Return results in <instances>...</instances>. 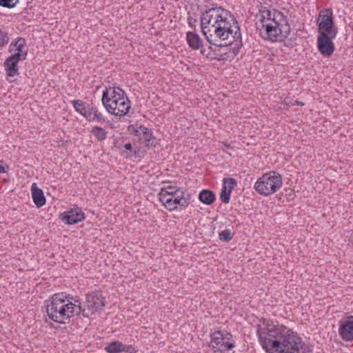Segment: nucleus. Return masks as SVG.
Wrapping results in <instances>:
<instances>
[{"label": "nucleus", "mask_w": 353, "mask_h": 353, "mask_svg": "<svg viewBox=\"0 0 353 353\" xmlns=\"http://www.w3.org/2000/svg\"><path fill=\"white\" fill-rule=\"evenodd\" d=\"M201 29L205 39L210 44L208 48L201 49V54L210 60L223 56L216 48H223L235 43L225 54L233 58L242 47L241 28L234 16L222 7H212L201 12Z\"/></svg>", "instance_id": "obj_1"}, {"label": "nucleus", "mask_w": 353, "mask_h": 353, "mask_svg": "<svg viewBox=\"0 0 353 353\" xmlns=\"http://www.w3.org/2000/svg\"><path fill=\"white\" fill-rule=\"evenodd\" d=\"M259 341L267 353H312L299 334L283 325L267 323L266 327L258 325Z\"/></svg>", "instance_id": "obj_2"}, {"label": "nucleus", "mask_w": 353, "mask_h": 353, "mask_svg": "<svg viewBox=\"0 0 353 353\" xmlns=\"http://www.w3.org/2000/svg\"><path fill=\"white\" fill-rule=\"evenodd\" d=\"M46 307L48 318L59 324L66 323L74 316L81 314L84 317L88 316L81 301L65 292L53 294Z\"/></svg>", "instance_id": "obj_3"}, {"label": "nucleus", "mask_w": 353, "mask_h": 353, "mask_svg": "<svg viewBox=\"0 0 353 353\" xmlns=\"http://www.w3.org/2000/svg\"><path fill=\"white\" fill-rule=\"evenodd\" d=\"M102 103L106 110L115 116H125L131 108L130 101L119 87H110L103 92Z\"/></svg>", "instance_id": "obj_4"}, {"label": "nucleus", "mask_w": 353, "mask_h": 353, "mask_svg": "<svg viewBox=\"0 0 353 353\" xmlns=\"http://www.w3.org/2000/svg\"><path fill=\"white\" fill-rule=\"evenodd\" d=\"M276 21L263 23L261 35L266 40L272 42H281L287 39L290 33V26L285 15L276 14Z\"/></svg>", "instance_id": "obj_5"}, {"label": "nucleus", "mask_w": 353, "mask_h": 353, "mask_svg": "<svg viewBox=\"0 0 353 353\" xmlns=\"http://www.w3.org/2000/svg\"><path fill=\"white\" fill-rule=\"evenodd\" d=\"M282 183L281 175L275 171H270L258 179L254 188L259 194L270 196L276 192Z\"/></svg>", "instance_id": "obj_6"}, {"label": "nucleus", "mask_w": 353, "mask_h": 353, "mask_svg": "<svg viewBox=\"0 0 353 353\" xmlns=\"http://www.w3.org/2000/svg\"><path fill=\"white\" fill-rule=\"evenodd\" d=\"M210 347L214 352L225 353L234 347V342H230L232 336L227 331H216L210 335Z\"/></svg>", "instance_id": "obj_7"}, {"label": "nucleus", "mask_w": 353, "mask_h": 353, "mask_svg": "<svg viewBox=\"0 0 353 353\" xmlns=\"http://www.w3.org/2000/svg\"><path fill=\"white\" fill-rule=\"evenodd\" d=\"M316 26L318 33H338V28L334 23L331 9L325 8L319 12Z\"/></svg>", "instance_id": "obj_8"}, {"label": "nucleus", "mask_w": 353, "mask_h": 353, "mask_svg": "<svg viewBox=\"0 0 353 353\" xmlns=\"http://www.w3.org/2000/svg\"><path fill=\"white\" fill-rule=\"evenodd\" d=\"M75 110L83 115L89 121H105L104 117L98 111L97 108L91 106L89 103H85L81 100L72 101Z\"/></svg>", "instance_id": "obj_9"}, {"label": "nucleus", "mask_w": 353, "mask_h": 353, "mask_svg": "<svg viewBox=\"0 0 353 353\" xmlns=\"http://www.w3.org/2000/svg\"><path fill=\"white\" fill-rule=\"evenodd\" d=\"M337 34L319 33L316 46L319 53L324 57H330L334 52L335 46L333 39Z\"/></svg>", "instance_id": "obj_10"}, {"label": "nucleus", "mask_w": 353, "mask_h": 353, "mask_svg": "<svg viewBox=\"0 0 353 353\" xmlns=\"http://www.w3.org/2000/svg\"><path fill=\"white\" fill-rule=\"evenodd\" d=\"M85 305L91 314H94L103 310L105 306V298L99 292H90L86 295Z\"/></svg>", "instance_id": "obj_11"}, {"label": "nucleus", "mask_w": 353, "mask_h": 353, "mask_svg": "<svg viewBox=\"0 0 353 353\" xmlns=\"http://www.w3.org/2000/svg\"><path fill=\"white\" fill-rule=\"evenodd\" d=\"M61 219L67 225H73L84 220L85 214L80 208H76L61 214Z\"/></svg>", "instance_id": "obj_12"}, {"label": "nucleus", "mask_w": 353, "mask_h": 353, "mask_svg": "<svg viewBox=\"0 0 353 353\" xmlns=\"http://www.w3.org/2000/svg\"><path fill=\"white\" fill-rule=\"evenodd\" d=\"M339 334L345 341H353V322L343 319L339 322Z\"/></svg>", "instance_id": "obj_13"}, {"label": "nucleus", "mask_w": 353, "mask_h": 353, "mask_svg": "<svg viewBox=\"0 0 353 353\" xmlns=\"http://www.w3.org/2000/svg\"><path fill=\"white\" fill-rule=\"evenodd\" d=\"M32 198L35 205L39 208L46 204V196L43 190L38 188L35 183L31 186Z\"/></svg>", "instance_id": "obj_14"}, {"label": "nucleus", "mask_w": 353, "mask_h": 353, "mask_svg": "<svg viewBox=\"0 0 353 353\" xmlns=\"http://www.w3.org/2000/svg\"><path fill=\"white\" fill-rule=\"evenodd\" d=\"M173 205L178 206V209H183L187 207L190 203L191 195L186 191H181L179 194L172 196Z\"/></svg>", "instance_id": "obj_15"}, {"label": "nucleus", "mask_w": 353, "mask_h": 353, "mask_svg": "<svg viewBox=\"0 0 353 353\" xmlns=\"http://www.w3.org/2000/svg\"><path fill=\"white\" fill-rule=\"evenodd\" d=\"M259 11L261 12L260 21L261 23V26H263V23H267L269 22H272L273 21H276L274 18L276 17V14L284 15L283 12L277 10H267L265 7L260 9Z\"/></svg>", "instance_id": "obj_16"}, {"label": "nucleus", "mask_w": 353, "mask_h": 353, "mask_svg": "<svg viewBox=\"0 0 353 353\" xmlns=\"http://www.w3.org/2000/svg\"><path fill=\"white\" fill-rule=\"evenodd\" d=\"M186 40L189 47L192 50H201L203 47L201 38L194 32H188L186 34Z\"/></svg>", "instance_id": "obj_17"}, {"label": "nucleus", "mask_w": 353, "mask_h": 353, "mask_svg": "<svg viewBox=\"0 0 353 353\" xmlns=\"http://www.w3.org/2000/svg\"><path fill=\"white\" fill-rule=\"evenodd\" d=\"M18 62H16L10 57H7L3 63V66L8 77H13L19 74Z\"/></svg>", "instance_id": "obj_18"}, {"label": "nucleus", "mask_w": 353, "mask_h": 353, "mask_svg": "<svg viewBox=\"0 0 353 353\" xmlns=\"http://www.w3.org/2000/svg\"><path fill=\"white\" fill-rule=\"evenodd\" d=\"M198 199L203 204L212 205L214 202L216 196L212 190L203 189L199 192Z\"/></svg>", "instance_id": "obj_19"}, {"label": "nucleus", "mask_w": 353, "mask_h": 353, "mask_svg": "<svg viewBox=\"0 0 353 353\" xmlns=\"http://www.w3.org/2000/svg\"><path fill=\"white\" fill-rule=\"evenodd\" d=\"M125 345L119 341H114L106 344L104 350L108 353H119L125 350Z\"/></svg>", "instance_id": "obj_20"}, {"label": "nucleus", "mask_w": 353, "mask_h": 353, "mask_svg": "<svg viewBox=\"0 0 353 353\" xmlns=\"http://www.w3.org/2000/svg\"><path fill=\"white\" fill-rule=\"evenodd\" d=\"M158 195L159 201L167 210L170 211L178 210V206L173 205V197L171 195H164L163 193H159Z\"/></svg>", "instance_id": "obj_21"}, {"label": "nucleus", "mask_w": 353, "mask_h": 353, "mask_svg": "<svg viewBox=\"0 0 353 353\" xmlns=\"http://www.w3.org/2000/svg\"><path fill=\"white\" fill-rule=\"evenodd\" d=\"M26 45V39L23 37H17L14 40H13L8 48V51L10 52H18V51H25L24 48Z\"/></svg>", "instance_id": "obj_22"}, {"label": "nucleus", "mask_w": 353, "mask_h": 353, "mask_svg": "<svg viewBox=\"0 0 353 353\" xmlns=\"http://www.w3.org/2000/svg\"><path fill=\"white\" fill-rule=\"evenodd\" d=\"M90 132L99 141L105 140L107 137L108 132L99 126H94Z\"/></svg>", "instance_id": "obj_23"}, {"label": "nucleus", "mask_w": 353, "mask_h": 353, "mask_svg": "<svg viewBox=\"0 0 353 353\" xmlns=\"http://www.w3.org/2000/svg\"><path fill=\"white\" fill-rule=\"evenodd\" d=\"M181 191L183 190H181V188H177L176 187L169 185L162 188L159 193H163L164 195H171L172 196L175 194H179V193H180Z\"/></svg>", "instance_id": "obj_24"}, {"label": "nucleus", "mask_w": 353, "mask_h": 353, "mask_svg": "<svg viewBox=\"0 0 353 353\" xmlns=\"http://www.w3.org/2000/svg\"><path fill=\"white\" fill-rule=\"evenodd\" d=\"M234 233L230 229H225L219 233V239L222 242H229L233 238Z\"/></svg>", "instance_id": "obj_25"}, {"label": "nucleus", "mask_w": 353, "mask_h": 353, "mask_svg": "<svg viewBox=\"0 0 353 353\" xmlns=\"http://www.w3.org/2000/svg\"><path fill=\"white\" fill-rule=\"evenodd\" d=\"M28 56V50H26L25 51H18L14 52V53L12 54L10 56H9L11 59H12L16 62H19L21 60L26 59V57Z\"/></svg>", "instance_id": "obj_26"}, {"label": "nucleus", "mask_w": 353, "mask_h": 353, "mask_svg": "<svg viewBox=\"0 0 353 353\" xmlns=\"http://www.w3.org/2000/svg\"><path fill=\"white\" fill-rule=\"evenodd\" d=\"M231 191L222 185L220 192V199L223 203H228L230 199Z\"/></svg>", "instance_id": "obj_27"}, {"label": "nucleus", "mask_w": 353, "mask_h": 353, "mask_svg": "<svg viewBox=\"0 0 353 353\" xmlns=\"http://www.w3.org/2000/svg\"><path fill=\"white\" fill-rule=\"evenodd\" d=\"M139 128L141 130V132L143 134V138L145 142L147 141H150V139L154 137L152 131L150 129L148 128L147 127L141 125L139 126Z\"/></svg>", "instance_id": "obj_28"}, {"label": "nucleus", "mask_w": 353, "mask_h": 353, "mask_svg": "<svg viewBox=\"0 0 353 353\" xmlns=\"http://www.w3.org/2000/svg\"><path fill=\"white\" fill-rule=\"evenodd\" d=\"M222 185L232 192L236 185V181L233 178H224Z\"/></svg>", "instance_id": "obj_29"}, {"label": "nucleus", "mask_w": 353, "mask_h": 353, "mask_svg": "<svg viewBox=\"0 0 353 353\" xmlns=\"http://www.w3.org/2000/svg\"><path fill=\"white\" fill-rule=\"evenodd\" d=\"M19 0H0V6L5 8H13L18 3Z\"/></svg>", "instance_id": "obj_30"}, {"label": "nucleus", "mask_w": 353, "mask_h": 353, "mask_svg": "<svg viewBox=\"0 0 353 353\" xmlns=\"http://www.w3.org/2000/svg\"><path fill=\"white\" fill-rule=\"evenodd\" d=\"M9 42V37L7 32L0 29V47L3 46Z\"/></svg>", "instance_id": "obj_31"}, {"label": "nucleus", "mask_w": 353, "mask_h": 353, "mask_svg": "<svg viewBox=\"0 0 353 353\" xmlns=\"http://www.w3.org/2000/svg\"><path fill=\"white\" fill-rule=\"evenodd\" d=\"M128 132L130 134H133L134 136H140L141 130L139 127L137 128L134 125H130L127 128Z\"/></svg>", "instance_id": "obj_32"}, {"label": "nucleus", "mask_w": 353, "mask_h": 353, "mask_svg": "<svg viewBox=\"0 0 353 353\" xmlns=\"http://www.w3.org/2000/svg\"><path fill=\"white\" fill-rule=\"evenodd\" d=\"M158 143V141L155 137H152L150 141H145V146L148 148H155L157 144Z\"/></svg>", "instance_id": "obj_33"}, {"label": "nucleus", "mask_w": 353, "mask_h": 353, "mask_svg": "<svg viewBox=\"0 0 353 353\" xmlns=\"http://www.w3.org/2000/svg\"><path fill=\"white\" fill-rule=\"evenodd\" d=\"M196 22V19L191 16H188V25L192 28L195 29V23Z\"/></svg>", "instance_id": "obj_34"}, {"label": "nucleus", "mask_w": 353, "mask_h": 353, "mask_svg": "<svg viewBox=\"0 0 353 353\" xmlns=\"http://www.w3.org/2000/svg\"><path fill=\"white\" fill-rule=\"evenodd\" d=\"M123 352H125L126 353H136L137 350H135L132 345H125V350Z\"/></svg>", "instance_id": "obj_35"}, {"label": "nucleus", "mask_w": 353, "mask_h": 353, "mask_svg": "<svg viewBox=\"0 0 353 353\" xmlns=\"http://www.w3.org/2000/svg\"><path fill=\"white\" fill-rule=\"evenodd\" d=\"M141 152V148L137 147L132 150L133 154L135 157H139Z\"/></svg>", "instance_id": "obj_36"}, {"label": "nucleus", "mask_w": 353, "mask_h": 353, "mask_svg": "<svg viewBox=\"0 0 353 353\" xmlns=\"http://www.w3.org/2000/svg\"><path fill=\"white\" fill-rule=\"evenodd\" d=\"M124 148L126 150H129L130 152H132V144L130 143H127L124 145Z\"/></svg>", "instance_id": "obj_37"}, {"label": "nucleus", "mask_w": 353, "mask_h": 353, "mask_svg": "<svg viewBox=\"0 0 353 353\" xmlns=\"http://www.w3.org/2000/svg\"><path fill=\"white\" fill-rule=\"evenodd\" d=\"M292 105H300V106H303L304 105V103L301 101H294L292 103Z\"/></svg>", "instance_id": "obj_38"}, {"label": "nucleus", "mask_w": 353, "mask_h": 353, "mask_svg": "<svg viewBox=\"0 0 353 353\" xmlns=\"http://www.w3.org/2000/svg\"><path fill=\"white\" fill-rule=\"evenodd\" d=\"M6 169H8V165H6ZM6 172V168L2 165H0V174Z\"/></svg>", "instance_id": "obj_39"}, {"label": "nucleus", "mask_w": 353, "mask_h": 353, "mask_svg": "<svg viewBox=\"0 0 353 353\" xmlns=\"http://www.w3.org/2000/svg\"><path fill=\"white\" fill-rule=\"evenodd\" d=\"M345 321H350V322H353V315L347 316V318L346 319H345Z\"/></svg>", "instance_id": "obj_40"}, {"label": "nucleus", "mask_w": 353, "mask_h": 353, "mask_svg": "<svg viewBox=\"0 0 353 353\" xmlns=\"http://www.w3.org/2000/svg\"><path fill=\"white\" fill-rule=\"evenodd\" d=\"M225 148H230V145H229V144H225Z\"/></svg>", "instance_id": "obj_41"}]
</instances>
